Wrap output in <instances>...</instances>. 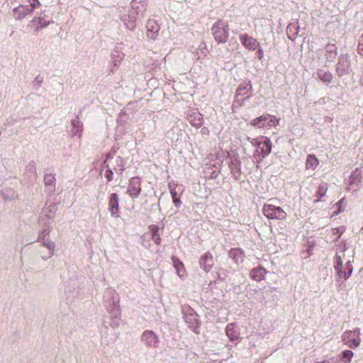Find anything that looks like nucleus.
I'll list each match as a JSON object with an SVG mask.
<instances>
[{
  "instance_id": "1",
  "label": "nucleus",
  "mask_w": 363,
  "mask_h": 363,
  "mask_svg": "<svg viewBox=\"0 0 363 363\" xmlns=\"http://www.w3.org/2000/svg\"><path fill=\"white\" fill-rule=\"evenodd\" d=\"M105 307L110 315V325L112 328H117L121 320V309L119 306V297L113 289H108L104 296Z\"/></svg>"
},
{
  "instance_id": "2",
  "label": "nucleus",
  "mask_w": 363,
  "mask_h": 363,
  "mask_svg": "<svg viewBox=\"0 0 363 363\" xmlns=\"http://www.w3.org/2000/svg\"><path fill=\"white\" fill-rule=\"evenodd\" d=\"M333 267L336 272L335 283L340 286L347 281L352 274L353 266L352 261L348 260L343 269V262L340 255L337 253L333 257Z\"/></svg>"
},
{
  "instance_id": "3",
  "label": "nucleus",
  "mask_w": 363,
  "mask_h": 363,
  "mask_svg": "<svg viewBox=\"0 0 363 363\" xmlns=\"http://www.w3.org/2000/svg\"><path fill=\"white\" fill-rule=\"evenodd\" d=\"M250 140L255 150L253 157L259 163L264 158L269 155L272 151V144L270 138H246Z\"/></svg>"
},
{
  "instance_id": "4",
  "label": "nucleus",
  "mask_w": 363,
  "mask_h": 363,
  "mask_svg": "<svg viewBox=\"0 0 363 363\" xmlns=\"http://www.w3.org/2000/svg\"><path fill=\"white\" fill-rule=\"evenodd\" d=\"M182 314L189 328L195 334H200L201 321L199 315L190 306L185 304L182 306Z\"/></svg>"
},
{
  "instance_id": "5",
  "label": "nucleus",
  "mask_w": 363,
  "mask_h": 363,
  "mask_svg": "<svg viewBox=\"0 0 363 363\" xmlns=\"http://www.w3.org/2000/svg\"><path fill=\"white\" fill-rule=\"evenodd\" d=\"M211 32L214 40L218 44L225 43L229 37V26L227 23L219 19L213 23Z\"/></svg>"
},
{
  "instance_id": "6",
  "label": "nucleus",
  "mask_w": 363,
  "mask_h": 363,
  "mask_svg": "<svg viewBox=\"0 0 363 363\" xmlns=\"http://www.w3.org/2000/svg\"><path fill=\"white\" fill-rule=\"evenodd\" d=\"M279 123V118L267 113L263 114L250 121V125L252 126L264 129H270L272 127H277Z\"/></svg>"
},
{
  "instance_id": "7",
  "label": "nucleus",
  "mask_w": 363,
  "mask_h": 363,
  "mask_svg": "<svg viewBox=\"0 0 363 363\" xmlns=\"http://www.w3.org/2000/svg\"><path fill=\"white\" fill-rule=\"evenodd\" d=\"M262 213L269 220H284L286 217V213L281 207L269 203L263 206Z\"/></svg>"
},
{
  "instance_id": "8",
  "label": "nucleus",
  "mask_w": 363,
  "mask_h": 363,
  "mask_svg": "<svg viewBox=\"0 0 363 363\" xmlns=\"http://www.w3.org/2000/svg\"><path fill=\"white\" fill-rule=\"evenodd\" d=\"M228 157L230 158V161L228 164L230 173L233 175L234 179L239 181L241 177V160L238 153L234 152L226 151Z\"/></svg>"
},
{
  "instance_id": "9",
  "label": "nucleus",
  "mask_w": 363,
  "mask_h": 363,
  "mask_svg": "<svg viewBox=\"0 0 363 363\" xmlns=\"http://www.w3.org/2000/svg\"><path fill=\"white\" fill-rule=\"evenodd\" d=\"M342 340L351 349L359 347L360 339V329L355 328L352 330H346L342 335Z\"/></svg>"
},
{
  "instance_id": "10",
  "label": "nucleus",
  "mask_w": 363,
  "mask_h": 363,
  "mask_svg": "<svg viewBox=\"0 0 363 363\" xmlns=\"http://www.w3.org/2000/svg\"><path fill=\"white\" fill-rule=\"evenodd\" d=\"M140 340L147 348H157L160 344L159 336L152 330H145L140 335Z\"/></svg>"
},
{
  "instance_id": "11",
  "label": "nucleus",
  "mask_w": 363,
  "mask_h": 363,
  "mask_svg": "<svg viewBox=\"0 0 363 363\" xmlns=\"http://www.w3.org/2000/svg\"><path fill=\"white\" fill-rule=\"evenodd\" d=\"M225 335L231 342L237 345L242 340L240 337V328L238 323H228L225 328Z\"/></svg>"
},
{
  "instance_id": "12",
  "label": "nucleus",
  "mask_w": 363,
  "mask_h": 363,
  "mask_svg": "<svg viewBox=\"0 0 363 363\" xmlns=\"http://www.w3.org/2000/svg\"><path fill=\"white\" fill-rule=\"evenodd\" d=\"M108 210L114 218H118L121 216L120 212V200L117 193H111L108 196Z\"/></svg>"
},
{
  "instance_id": "13",
  "label": "nucleus",
  "mask_w": 363,
  "mask_h": 363,
  "mask_svg": "<svg viewBox=\"0 0 363 363\" xmlns=\"http://www.w3.org/2000/svg\"><path fill=\"white\" fill-rule=\"evenodd\" d=\"M40 220L44 222L43 230L39 232L37 241L41 242L42 240H45L49 236L52 227V223L53 222V217L49 215L41 216Z\"/></svg>"
},
{
  "instance_id": "14",
  "label": "nucleus",
  "mask_w": 363,
  "mask_h": 363,
  "mask_svg": "<svg viewBox=\"0 0 363 363\" xmlns=\"http://www.w3.org/2000/svg\"><path fill=\"white\" fill-rule=\"evenodd\" d=\"M141 179L140 177H133L129 182L127 194L133 199L138 198L141 193Z\"/></svg>"
},
{
  "instance_id": "15",
  "label": "nucleus",
  "mask_w": 363,
  "mask_h": 363,
  "mask_svg": "<svg viewBox=\"0 0 363 363\" xmlns=\"http://www.w3.org/2000/svg\"><path fill=\"white\" fill-rule=\"evenodd\" d=\"M239 39L242 46L250 51H255L260 47V43L257 40L247 33L240 34Z\"/></svg>"
},
{
  "instance_id": "16",
  "label": "nucleus",
  "mask_w": 363,
  "mask_h": 363,
  "mask_svg": "<svg viewBox=\"0 0 363 363\" xmlns=\"http://www.w3.org/2000/svg\"><path fill=\"white\" fill-rule=\"evenodd\" d=\"M228 255L237 266L242 264L246 257L245 252L241 247L230 249Z\"/></svg>"
},
{
  "instance_id": "17",
  "label": "nucleus",
  "mask_w": 363,
  "mask_h": 363,
  "mask_svg": "<svg viewBox=\"0 0 363 363\" xmlns=\"http://www.w3.org/2000/svg\"><path fill=\"white\" fill-rule=\"evenodd\" d=\"M200 267L206 273L209 272L214 264L213 257L212 254L208 251L201 255L199 259Z\"/></svg>"
},
{
  "instance_id": "18",
  "label": "nucleus",
  "mask_w": 363,
  "mask_h": 363,
  "mask_svg": "<svg viewBox=\"0 0 363 363\" xmlns=\"http://www.w3.org/2000/svg\"><path fill=\"white\" fill-rule=\"evenodd\" d=\"M171 261L177 276L184 280L187 277V273L183 262L176 255H172Z\"/></svg>"
},
{
  "instance_id": "19",
  "label": "nucleus",
  "mask_w": 363,
  "mask_h": 363,
  "mask_svg": "<svg viewBox=\"0 0 363 363\" xmlns=\"http://www.w3.org/2000/svg\"><path fill=\"white\" fill-rule=\"evenodd\" d=\"M348 184L350 186H355L357 187L354 191H357L359 187L362 185V169L356 168L352 172L348 177Z\"/></svg>"
},
{
  "instance_id": "20",
  "label": "nucleus",
  "mask_w": 363,
  "mask_h": 363,
  "mask_svg": "<svg viewBox=\"0 0 363 363\" xmlns=\"http://www.w3.org/2000/svg\"><path fill=\"white\" fill-rule=\"evenodd\" d=\"M220 172V164L219 163H214L210 164L204 168L203 175L206 179H216Z\"/></svg>"
},
{
  "instance_id": "21",
  "label": "nucleus",
  "mask_w": 363,
  "mask_h": 363,
  "mask_svg": "<svg viewBox=\"0 0 363 363\" xmlns=\"http://www.w3.org/2000/svg\"><path fill=\"white\" fill-rule=\"evenodd\" d=\"M269 272L261 264L252 268L250 272V277L257 282H259L265 279L266 274Z\"/></svg>"
},
{
  "instance_id": "22",
  "label": "nucleus",
  "mask_w": 363,
  "mask_h": 363,
  "mask_svg": "<svg viewBox=\"0 0 363 363\" xmlns=\"http://www.w3.org/2000/svg\"><path fill=\"white\" fill-rule=\"evenodd\" d=\"M33 11L32 8L25 5H19L13 10L16 19H22L26 16L32 14Z\"/></svg>"
},
{
  "instance_id": "23",
  "label": "nucleus",
  "mask_w": 363,
  "mask_h": 363,
  "mask_svg": "<svg viewBox=\"0 0 363 363\" xmlns=\"http://www.w3.org/2000/svg\"><path fill=\"white\" fill-rule=\"evenodd\" d=\"M44 184L46 188V191L49 194L55 191L56 179L55 174L52 173H46L44 175Z\"/></svg>"
},
{
  "instance_id": "24",
  "label": "nucleus",
  "mask_w": 363,
  "mask_h": 363,
  "mask_svg": "<svg viewBox=\"0 0 363 363\" xmlns=\"http://www.w3.org/2000/svg\"><path fill=\"white\" fill-rule=\"evenodd\" d=\"M160 30V26L155 20H148L147 23V36L155 39Z\"/></svg>"
},
{
  "instance_id": "25",
  "label": "nucleus",
  "mask_w": 363,
  "mask_h": 363,
  "mask_svg": "<svg viewBox=\"0 0 363 363\" xmlns=\"http://www.w3.org/2000/svg\"><path fill=\"white\" fill-rule=\"evenodd\" d=\"M328 190V184L321 183L319 184L317 191H315V196L317 199L314 201V203H318L321 201L322 198L326 194Z\"/></svg>"
},
{
  "instance_id": "26",
  "label": "nucleus",
  "mask_w": 363,
  "mask_h": 363,
  "mask_svg": "<svg viewBox=\"0 0 363 363\" xmlns=\"http://www.w3.org/2000/svg\"><path fill=\"white\" fill-rule=\"evenodd\" d=\"M32 23L35 26V30L38 31L48 26L50 24V21L45 19L43 17H38L33 18Z\"/></svg>"
},
{
  "instance_id": "27",
  "label": "nucleus",
  "mask_w": 363,
  "mask_h": 363,
  "mask_svg": "<svg viewBox=\"0 0 363 363\" xmlns=\"http://www.w3.org/2000/svg\"><path fill=\"white\" fill-rule=\"evenodd\" d=\"M319 164V160L313 154H309L307 156L306 166L307 169H315Z\"/></svg>"
},
{
  "instance_id": "28",
  "label": "nucleus",
  "mask_w": 363,
  "mask_h": 363,
  "mask_svg": "<svg viewBox=\"0 0 363 363\" xmlns=\"http://www.w3.org/2000/svg\"><path fill=\"white\" fill-rule=\"evenodd\" d=\"M125 169V162L123 158L121 156L117 157L116 158V166L113 167V169L116 173L122 174Z\"/></svg>"
},
{
  "instance_id": "29",
  "label": "nucleus",
  "mask_w": 363,
  "mask_h": 363,
  "mask_svg": "<svg viewBox=\"0 0 363 363\" xmlns=\"http://www.w3.org/2000/svg\"><path fill=\"white\" fill-rule=\"evenodd\" d=\"M354 356V352L350 350H345L340 352V359L344 363H350Z\"/></svg>"
},
{
  "instance_id": "30",
  "label": "nucleus",
  "mask_w": 363,
  "mask_h": 363,
  "mask_svg": "<svg viewBox=\"0 0 363 363\" xmlns=\"http://www.w3.org/2000/svg\"><path fill=\"white\" fill-rule=\"evenodd\" d=\"M318 78L323 82H330L333 80V74L329 72H325L323 70H318Z\"/></svg>"
},
{
  "instance_id": "31",
  "label": "nucleus",
  "mask_w": 363,
  "mask_h": 363,
  "mask_svg": "<svg viewBox=\"0 0 363 363\" xmlns=\"http://www.w3.org/2000/svg\"><path fill=\"white\" fill-rule=\"evenodd\" d=\"M26 174H30V177H33V179H31V182L35 181L37 178V174H36V168H35V164L33 161H31L28 163V164L26 167Z\"/></svg>"
},
{
  "instance_id": "32",
  "label": "nucleus",
  "mask_w": 363,
  "mask_h": 363,
  "mask_svg": "<svg viewBox=\"0 0 363 363\" xmlns=\"http://www.w3.org/2000/svg\"><path fill=\"white\" fill-rule=\"evenodd\" d=\"M42 242V245L46 248H48L50 251V256L49 257H50L51 256L54 255V252H55V244L54 242L52 241H50L48 238H45V240H42V241L40 242Z\"/></svg>"
},
{
  "instance_id": "33",
  "label": "nucleus",
  "mask_w": 363,
  "mask_h": 363,
  "mask_svg": "<svg viewBox=\"0 0 363 363\" xmlns=\"http://www.w3.org/2000/svg\"><path fill=\"white\" fill-rule=\"evenodd\" d=\"M346 227L345 225H340L337 228H334L332 229L333 234L337 235V237L333 240L335 243L339 242L341 238L342 235L345 232Z\"/></svg>"
},
{
  "instance_id": "34",
  "label": "nucleus",
  "mask_w": 363,
  "mask_h": 363,
  "mask_svg": "<svg viewBox=\"0 0 363 363\" xmlns=\"http://www.w3.org/2000/svg\"><path fill=\"white\" fill-rule=\"evenodd\" d=\"M148 228H149V230L150 231L151 235H158V234H160V229L162 230H163V229L164 228V225L163 224L162 226L160 228L157 225L152 224Z\"/></svg>"
},
{
  "instance_id": "35",
  "label": "nucleus",
  "mask_w": 363,
  "mask_h": 363,
  "mask_svg": "<svg viewBox=\"0 0 363 363\" xmlns=\"http://www.w3.org/2000/svg\"><path fill=\"white\" fill-rule=\"evenodd\" d=\"M58 203H52L48 208V213L46 215L51 216L54 218V214L57 210Z\"/></svg>"
},
{
  "instance_id": "36",
  "label": "nucleus",
  "mask_w": 363,
  "mask_h": 363,
  "mask_svg": "<svg viewBox=\"0 0 363 363\" xmlns=\"http://www.w3.org/2000/svg\"><path fill=\"white\" fill-rule=\"evenodd\" d=\"M345 201V197H343L336 203L335 206H337V210L335 212V215H338L339 213L344 211V208L342 206V204Z\"/></svg>"
},
{
  "instance_id": "37",
  "label": "nucleus",
  "mask_w": 363,
  "mask_h": 363,
  "mask_svg": "<svg viewBox=\"0 0 363 363\" xmlns=\"http://www.w3.org/2000/svg\"><path fill=\"white\" fill-rule=\"evenodd\" d=\"M314 247H315V243L312 241H308L307 248H306L307 256L305 257L306 259L308 258L311 256V255L313 254Z\"/></svg>"
},
{
  "instance_id": "38",
  "label": "nucleus",
  "mask_w": 363,
  "mask_h": 363,
  "mask_svg": "<svg viewBox=\"0 0 363 363\" xmlns=\"http://www.w3.org/2000/svg\"><path fill=\"white\" fill-rule=\"evenodd\" d=\"M228 272L226 269H222L219 272H216L217 279L220 281H225L228 276Z\"/></svg>"
},
{
  "instance_id": "39",
  "label": "nucleus",
  "mask_w": 363,
  "mask_h": 363,
  "mask_svg": "<svg viewBox=\"0 0 363 363\" xmlns=\"http://www.w3.org/2000/svg\"><path fill=\"white\" fill-rule=\"evenodd\" d=\"M117 149H118V147L116 145H113V147L111 148V150L105 155L104 159H106V160H111L116 155Z\"/></svg>"
},
{
  "instance_id": "40",
  "label": "nucleus",
  "mask_w": 363,
  "mask_h": 363,
  "mask_svg": "<svg viewBox=\"0 0 363 363\" xmlns=\"http://www.w3.org/2000/svg\"><path fill=\"white\" fill-rule=\"evenodd\" d=\"M73 128H76L77 130L74 133V135H80L82 133V124L81 122L79 121H74L72 122Z\"/></svg>"
},
{
  "instance_id": "41",
  "label": "nucleus",
  "mask_w": 363,
  "mask_h": 363,
  "mask_svg": "<svg viewBox=\"0 0 363 363\" xmlns=\"http://www.w3.org/2000/svg\"><path fill=\"white\" fill-rule=\"evenodd\" d=\"M105 178L106 179L108 182H110L113 179V172L111 168H108L107 170H106L105 172Z\"/></svg>"
},
{
  "instance_id": "42",
  "label": "nucleus",
  "mask_w": 363,
  "mask_h": 363,
  "mask_svg": "<svg viewBox=\"0 0 363 363\" xmlns=\"http://www.w3.org/2000/svg\"><path fill=\"white\" fill-rule=\"evenodd\" d=\"M357 51L360 55L363 56V34L359 38Z\"/></svg>"
},
{
  "instance_id": "43",
  "label": "nucleus",
  "mask_w": 363,
  "mask_h": 363,
  "mask_svg": "<svg viewBox=\"0 0 363 363\" xmlns=\"http://www.w3.org/2000/svg\"><path fill=\"white\" fill-rule=\"evenodd\" d=\"M326 48H327V52H328L334 55V56L337 55V48H336L335 45H334V44H332V45L328 44L327 45Z\"/></svg>"
},
{
  "instance_id": "44",
  "label": "nucleus",
  "mask_w": 363,
  "mask_h": 363,
  "mask_svg": "<svg viewBox=\"0 0 363 363\" xmlns=\"http://www.w3.org/2000/svg\"><path fill=\"white\" fill-rule=\"evenodd\" d=\"M169 192H170V194H171L172 199L179 197L178 196L179 191L177 190L176 186L173 187L170 184H169Z\"/></svg>"
},
{
  "instance_id": "45",
  "label": "nucleus",
  "mask_w": 363,
  "mask_h": 363,
  "mask_svg": "<svg viewBox=\"0 0 363 363\" xmlns=\"http://www.w3.org/2000/svg\"><path fill=\"white\" fill-rule=\"evenodd\" d=\"M151 239L154 242V243L157 245H160L162 242L161 235H152Z\"/></svg>"
},
{
  "instance_id": "46",
  "label": "nucleus",
  "mask_w": 363,
  "mask_h": 363,
  "mask_svg": "<svg viewBox=\"0 0 363 363\" xmlns=\"http://www.w3.org/2000/svg\"><path fill=\"white\" fill-rule=\"evenodd\" d=\"M336 246H338L340 247V250L342 252H345L348 248L347 243L345 240H342L340 243L337 244Z\"/></svg>"
},
{
  "instance_id": "47",
  "label": "nucleus",
  "mask_w": 363,
  "mask_h": 363,
  "mask_svg": "<svg viewBox=\"0 0 363 363\" xmlns=\"http://www.w3.org/2000/svg\"><path fill=\"white\" fill-rule=\"evenodd\" d=\"M28 3H30L29 7L32 8V9L35 10L37 7H38L40 4L38 0H26Z\"/></svg>"
},
{
  "instance_id": "48",
  "label": "nucleus",
  "mask_w": 363,
  "mask_h": 363,
  "mask_svg": "<svg viewBox=\"0 0 363 363\" xmlns=\"http://www.w3.org/2000/svg\"><path fill=\"white\" fill-rule=\"evenodd\" d=\"M109 160H106V159L104 160V161L102 162V163L101 164V172H100V174H102V172L106 169L107 170L108 168H111L109 167V165L108 164V162Z\"/></svg>"
},
{
  "instance_id": "49",
  "label": "nucleus",
  "mask_w": 363,
  "mask_h": 363,
  "mask_svg": "<svg viewBox=\"0 0 363 363\" xmlns=\"http://www.w3.org/2000/svg\"><path fill=\"white\" fill-rule=\"evenodd\" d=\"M172 202L177 208L182 205V201L179 197L172 199Z\"/></svg>"
},
{
  "instance_id": "50",
  "label": "nucleus",
  "mask_w": 363,
  "mask_h": 363,
  "mask_svg": "<svg viewBox=\"0 0 363 363\" xmlns=\"http://www.w3.org/2000/svg\"><path fill=\"white\" fill-rule=\"evenodd\" d=\"M257 50V56H258V58L259 60H262L263 57H264V50L261 48V46L259 48H258Z\"/></svg>"
},
{
  "instance_id": "51",
  "label": "nucleus",
  "mask_w": 363,
  "mask_h": 363,
  "mask_svg": "<svg viewBox=\"0 0 363 363\" xmlns=\"http://www.w3.org/2000/svg\"><path fill=\"white\" fill-rule=\"evenodd\" d=\"M246 91V87L239 86L237 89L236 94L238 96L242 94V91Z\"/></svg>"
},
{
  "instance_id": "52",
  "label": "nucleus",
  "mask_w": 363,
  "mask_h": 363,
  "mask_svg": "<svg viewBox=\"0 0 363 363\" xmlns=\"http://www.w3.org/2000/svg\"><path fill=\"white\" fill-rule=\"evenodd\" d=\"M194 126H199L201 125V116L199 115L198 118L196 119V121L194 123H192Z\"/></svg>"
},
{
  "instance_id": "53",
  "label": "nucleus",
  "mask_w": 363,
  "mask_h": 363,
  "mask_svg": "<svg viewBox=\"0 0 363 363\" xmlns=\"http://www.w3.org/2000/svg\"><path fill=\"white\" fill-rule=\"evenodd\" d=\"M333 360L334 359H332V362H328V363H334Z\"/></svg>"
},
{
  "instance_id": "54",
  "label": "nucleus",
  "mask_w": 363,
  "mask_h": 363,
  "mask_svg": "<svg viewBox=\"0 0 363 363\" xmlns=\"http://www.w3.org/2000/svg\"><path fill=\"white\" fill-rule=\"evenodd\" d=\"M43 259L44 260H46L48 258H47V257H43Z\"/></svg>"
},
{
  "instance_id": "55",
  "label": "nucleus",
  "mask_w": 363,
  "mask_h": 363,
  "mask_svg": "<svg viewBox=\"0 0 363 363\" xmlns=\"http://www.w3.org/2000/svg\"><path fill=\"white\" fill-rule=\"evenodd\" d=\"M44 210H45V208H42V212H41V213L44 211Z\"/></svg>"
}]
</instances>
